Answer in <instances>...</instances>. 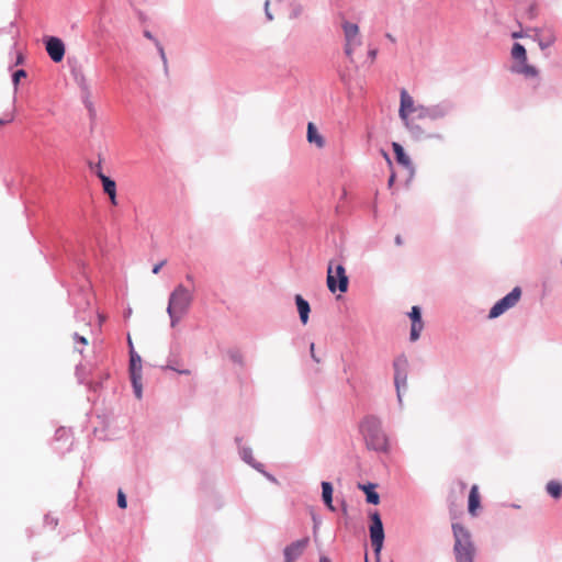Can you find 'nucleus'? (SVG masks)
<instances>
[{
  "label": "nucleus",
  "mask_w": 562,
  "mask_h": 562,
  "mask_svg": "<svg viewBox=\"0 0 562 562\" xmlns=\"http://www.w3.org/2000/svg\"><path fill=\"white\" fill-rule=\"evenodd\" d=\"M394 181V176H392L389 180V183L391 184Z\"/></svg>",
  "instance_id": "c03bdc74"
},
{
  "label": "nucleus",
  "mask_w": 562,
  "mask_h": 562,
  "mask_svg": "<svg viewBox=\"0 0 562 562\" xmlns=\"http://www.w3.org/2000/svg\"><path fill=\"white\" fill-rule=\"evenodd\" d=\"M310 543V539L307 537L296 540L291 544L286 546L284 549V562H294L296 561L307 548Z\"/></svg>",
  "instance_id": "9d476101"
},
{
  "label": "nucleus",
  "mask_w": 562,
  "mask_h": 562,
  "mask_svg": "<svg viewBox=\"0 0 562 562\" xmlns=\"http://www.w3.org/2000/svg\"><path fill=\"white\" fill-rule=\"evenodd\" d=\"M322 490H323L322 496H323L324 503L330 510H335V508L333 506V486H331V484L329 482H323Z\"/></svg>",
  "instance_id": "aec40b11"
},
{
  "label": "nucleus",
  "mask_w": 562,
  "mask_h": 562,
  "mask_svg": "<svg viewBox=\"0 0 562 562\" xmlns=\"http://www.w3.org/2000/svg\"><path fill=\"white\" fill-rule=\"evenodd\" d=\"M319 562H331L327 557H322Z\"/></svg>",
  "instance_id": "58836bf2"
},
{
  "label": "nucleus",
  "mask_w": 562,
  "mask_h": 562,
  "mask_svg": "<svg viewBox=\"0 0 562 562\" xmlns=\"http://www.w3.org/2000/svg\"><path fill=\"white\" fill-rule=\"evenodd\" d=\"M359 487L364 491L366 495H367V502L370 503V504H379L380 502V496L376 492H374L372 490L373 485H359Z\"/></svg>",
  "instance_id": "4be33fe9"
},
{
  "label": "nucleus",
  "mask_w": 562,
  "mask_h": 562,
  "mask_svg": "<svg viewBox=\"0 0 562 562\" xmlns=\"http://www.w3.org/2000/svg\"><path fill=\"white\" fill-rule=\"evenodd\" d=\"M16 63H18V64L22 63V56H19V57H18V61H16Z\"/></svg>",
  "instance_id": "37998d69"
},
{
  "label": "nucleus",
  "mask_w": 562,
  "mask_h": 562,
  "mask_svg": "<svg viewBox=\"0 0 562 562\" xmlns=\"http://www.w3.org/2000/svg\"><path fill=\"white\" fill-rule=\"evenodd\" d=\"M100 180L102 182L103 191L109 195L111 203L116 205L117 200L115 181L106 177L104 173H100Z\"/></svg>",
  "instance_id": "ddd939ff"
},
{
  "label": "nucleus",
  "mask_w": 562,
  "mask_h": 562,
  "mask_svg": "<svg viewBox=\"0 0 562 562\" xmlns=\"http://www.w3.org/2000/svg\"><path fill=\"white\" fill-rule=\"evenodd\" d=\"M75 339L78 340L79 342H81L82 345L88 344L87 339L82 336H79L78 334L75 335Z\"/></svg>",
  "instance_id": "473e14b6"
},
{
  "label": "nucleus",
  "mask_w": 562,
  "mask_h": 562,
  "mask_svg": "<svg viewBox=\"0 0 562 562\" xmlns=\"http://www.w3.org/2000/svg\"><path fill=\"white\" fill-rule=\"evenodd\" d=\"M366 562H368V559H366Z\"/></svg>",
  "instance_id": "a18cd8bd"
},
{
  "label": "nucleus",
  "mask_w": 562,
  "mask_h": 562,
  "mask_svg": "<svg viewBox=\"0 0 562 562\" xmlns=\"http://www.w3.org/2000/svg\"><path fill=\"white\" fill-rule=\"evenodd\" d=\"M307 140L311 144H315L318 148L324 146V138L321 136L316 126L312 122L307 124Z\"/></svg>",
  "instance_id": "f3484780"
},
{
  "label": "nucleus",
  "mask_w": 562,
  "mask_h": 562,
  "mask_svg": "<svg viewBox=\"0 0 562 562\" xmlns=\"http://www.w3.org/2000/svg\"><path fill=\"white\" fill-rule=\"evenodd\" d=\"M310 350H311V356H312L313 360L317 363L321 362V359L316 356L314 342L311 344Z\"/></svg>",
  "instance_id": "c756f323"
},
{
  "label": "nucleus",
  "mask_w": 562,
  "mask_h": 562,
  "mask_svg": "<svg viewBox=\"0 0 562 562\" xmlns=\"http://www.w3.org/2000/svg\"><path fill=\"white\" fill-rule=\"evenodd\" d=\"M131 381H132V384H133L136 397L140 398L142 397V392H143V390H142V376H139V378L131 376Z\"/></svg>",
  "instance_id": "393cba45"
},
{
  "label": "nucleus",
  "mask_w": 562,
  "mask_h": 562,
  "mask_svg": "<svg viewBox=\"0 0 562 562\" xmlns=\"http://www.w3.org/2000/svg\"><path fill=\"white\" fill-rule=\"evenodd\" d=\"M130 375L136 378L142 376V360L133 350H131Z\"/></svg>",
  "instance_id": "a211bd4d"
},
{
  "label": "nucleus",
  "mask_w": 562,
  "mask_h": 562,
  "mask_svg": "<svg viewBox=\"0 0 562 562\" xmlns=\"http://www.w3.org/2000/svg\"><path fill=\"white\" fill-rule=\"evenodd\" d=\"M386 37H387L391 42H395V38H394L391 34H386Z\"/></svg>",
  "instance_id": "ea45409f"
},
{
  "label": "nucleus",
  "mask_w": 562,
  "mask_h": 562,
  "mask_svg": "<svg viewBox=\"0 0 562 562\" xmlns=\"http://www.w3.org/2000/svg\"><path fill=\"white\" fill-rule=\"evenodd\" d=\"M481 505V496L477 485H473L469 494V513L472 516H476V512Z\"/></svg>",
  "instance_id": "2eb2a0df"
},
{
  "label": "nucleus",
  "mask_w": 562,
  "mask_h": 562,
  "mask_svg": "<svg viewBox=\"0 0 562 562\" xmlns=\"http://www.w3.org/2000/svg\"><path fill=\"white\" fill-rule=\"evenodd\" d=\"M91 169L97 175V177L100 179V173H103L102 172V165H101V162L99 161L93 167H91Z\"/></svg>",
  "instance_id": "c85d7f7f"
},
{
  "label": "nucleus",
  "mask_w": 562,
  "mask_h": 562,
  "mask_svg": "<svg viewBox=\"0 0 562 562\" xmlns=\"http://www.w3.org/2000/svg\"><path fill=\"white\" fill-rule=\"evenodd\" d=\"M25 77H26V72H25V70H23V69H19V70H16V71L13 74V77H12V81H13L14 87L16 88V87H18V85L20 83V80H21L22 78H25Z\"/></svg>",
  "instance_id": "bb28decb"
},
{
  "label": "nucleus",
  "mask_w": 562,
  "mask_h": 562,
  "mask_svg": "<svg viewBox=\"0 0 562 562\" xmlns=\"http://www.w3.org/2000/svg\"><path fill=\"white\" fill-rule=\"evenodd\" d=\"M369 55H370L371 59L373 60L376 56V50L375 49L370 50Z\"/></svg>",
  "instance_id": "c9c22d12"
},
{
  "label": "nucleus",
  "mask_w": 562,
  "mask_h": 562,
  "mask_svg": "<svg viewBox=\"0 0 562 562\" xmlns=\"http://www.w3.org/2000/svg\"><path fill=\"white\" fill-rule=\"evenodd\" d=\"M535 40L538 42L541 49H546L554 44L555 35L551 31L541 34L539 30H535Z\"/></svg>",
  "instance_id": "4468645a"
},
{
  "label": "nucleus",
  "mask_w": 562,
  "mask_h": 562,
  "mask_svg": "<svg viewBox=\"0 0 562 562\" xmlns=\"http://www.w3.org/2000/svg\"><path fill=\"white\" fill-rule=\"evenodd\" d=\"M167 369L173 370V371H176L180 374H184V375L191 374V370L181 368L180 363L178 361H175L173 363H169L167 366Z\"/></svg>",
  "instance_id": "a878e982"
},
{
  "label": "nucleus",
  "mask_w": 562,
  "mask_h": 562,
  "mask_svg": "<svg viewBox=\"0 0 562 562\" xmlns=\"http://www.w3.org/2000/svg\"><path fill=\"white\" fill-rule=\"evenodd\" d=\"M517 72L531 78L537 77L539 74L538 69L535 66L529 65L526 61L522 63L521 67L517 69Z\"/></svg>",
  "instance_id": "b1692460"
},
{
  "label": "nucleus",
  "mask_w": 562,
  "mask_h": 562,
  "mask_svg": "<svg viewBox=\"0 0 562 562\" xmlns=\"http://www.w3.org/2000/svg\"><path fill=\"white\" fill-rule=\"evenodd\" d=\"M342 30L346 40L345 53L351 59L355 49L362 44L359 36V26L355 23L345 21L342 23Z\"/></svg>",
  "instance_id": "0eeeda50"
},
{
  "label": "nucleus",
  "mask_w": 562,
  "mask_h": 562,
  "mask_svg": "<svg viewBox=\"0 0 562 562\" xmlns=\"http://www.w3.org/2000/svg\"><path fill=\"white\" fill-rule=\"evenodd\" d=\"M512 56H513V58L521 60L522 63L527 61L526 49L519 43L514 44L513 49H512Z\"/></svg>",
  "instance_id": "5701e85b"
},
{
  "label": "nucleus",
  "mask_w": 562,
  "mask_h": 562,
  "mask_svg": "<svg viewBox=\"0 0 562 562\" xmlns=\"http://www.w3.org/2000/svg\"><path fill=\"white\" fill-rule=\"evenodd\" d=\"M546 490L553 498H559L562 494V484L552 480L547 483Z\"/></svg>",
  "instance_id": "412c9836"
},
{
  "label": "nucleus",
  "mask_w": 562,
  "mask_h": 562,
  "mask_svg": "<svg viewBox=\"0 0 562 562\" xmlns=\"http://www.w3.org/2000/svg\"><path fill=\"white\" fill-rule=\"evenodd\" d=\"M520 295V288H514L510 293H508L506 296H504L502 300L495 303V305L490 311L488 317L496 318L503 313H505L508 308L515 306L518 303Z\"/></svg>",
  "instance_id": "6e6552de"
},
{
  "label": "nucleus",
  "mask_w": 562,
  "mask_h": 562,
  "mask_svg": "<svg viewBox=\"0 0 562 562\" xmlns=\"http://www.w3.org/2000/svg\"><path fill=\"white\" fill-rule=\"evenodd\" d=\"M446 114L447 111L443 108H425L423 105H415L414 99L405 89H402L398 115L405 126L415 135L420 136L425 134V131L422 128L418 121L427 119L436 120L446 116Z\"/></svg>",
  "instance_id": "f257e3e1"
},
{
  "label": "nucleus",
  "mask_w": 562,
  "mask_h": 562,
  "mask_svg": "<svg viewBox=\"0 0 562 562\" xmlns=\"http://www.w3.org/2000/svg\"><path fill=\"white\" fill-rule=\"evenodd\" d=\"M409 317L412 319L411 340L415 341L419 338L420 331L424 327L420 308L418 306H413Z\"/></svg>",
  "instance_id": "f8f14e48"
},
{
  "label": "nucleus",
  "mask_w": 562,
  "mask_h": 562,
  "mask_svg": "<svg viewBox=\"0 0 562 562\" xmlns=\"http://www.w3.org/2000/svg\"><path fill=\"white\" fill-rule=\"evenodd\" d=\"M268 5H269V1H266V14H267L269 20H272V16H271V14L269 13V10H268Z\"/></svg>",
  "instance_id": "f704fd0d"
},
{
  "label": "nucleus",
  "mask_w": 562,
  "mask_h": 562,
  "mask_svg": "<svg viewBox=\"0 0 562 562\" xmlns=\"http://www.w3.org/2000/svg\"><path fill=\"white\" fill-rule=\"evenodd\" d=\"M395 243H396V245H398V246H400V245H402V243H403V241H402V237H401L400 235H397V236L395 237Z\"/></svg>",
  "instance_id": "e433bc0d"
},
{
  "label": "nucleus",
  "mask_w": 562,
  "mask_h": 562,
  "mask_svg": "<svg viewBox=\"0 0 562 562\" xmlns=\"http://www.w3.org/2000/svg\"><path fill=\"white\" fill-rule=\"evenodd\" d=\"M295 303L297 306L301 322L303 324H306L311 312L308 302L304 300L300 294H297L295 295Z\"/></svg>",
  "instance_id": "dca6fc26"
},
{
  "label": "nucleus",
  "mask_w": 562,
  "mask_h": 562,
  "mask_svg": "<svg viewBox=\"0 0 562 562\" xmlns=\"http://www.w3.org/2000/svg\"><path fill=\"white\" fill-rule=\"evenodd\" d=\"M370 538L375 552H380L384 540V531L382 520L376 512L371 515Z\"/></svg>",
  "instance_id": "1a4fd4ad"
},
{
  "label": "nucleus",
  "mask_w": 562,
  "mask_h": 562,
  "mask_svg": "<svg viewBox=\"0 0 562 562\" xmlns=\"http://www.w3.org/2000/svg\"><path fill=\"white\" fill-rule=\"evenodd\" d=\"M157 47H158L159 54L161 56V59L166 63L167 58H166V54H165L162 46L159 43H157Z\"/></svg>",
  "instance_id": "2f4dec72"
},
{
  "label": "nucleus",
  "mask_w": 562,
  "mask_h": 562,
  "mask_svg": "<svg viewBox=\"0 0 562 562\" xmlns=\"http://www.w3.org/2000/svg\"><path fill=\"white\" fill-rule=\"evenodd\" d=\"M454 538L453 553L457 562H473L475 547L471 532L460 524H452Z\"/></svg>",
  "instance_id": "7ed1b4c3"
},
{
  "label": "nucleus",
  "mask_w": 562,
  "mask_h": 562,
  "mask_svg": "<svg viewBox=\"0 0 562 562\" xmlns=\"http://www.w3.org/2000/svg\"><path fill=\"white\" fill-rule=\"evenodd\" d=\"M166 260L160 261L159 263L155 265L153 268V273L157 274L159 273L160 269L165 266Z\"/></svg>",
  "instance_id": "7c9ffc66"
},
{
  "label": "nucleus",
  "mask_w": 562,
  "mask_h": 562,
  "mask_svg": "<svg viewBox=\"0 0 562 562\" xmlns=\"http://www.w3.org/2000/svg\"><path fill=\"white\" fill-rule=\"evenodd\" d=\"M46 52L53 61L59 63L65 56V45L58 37H49L46 41Z\"/></svg>",
  "instance_id": "9b49d317"
},
{
  "label": "nucleus",
  "mask_w": 562,
  "mask_h": 562,
  "mask_svg": "<svg viewBox=\"0 0 562 562\" xmlns=\"http://www.w3.org/2000/svg\"><path fill=\"white\" fill-rule=\"evenodd\" d=\"M394 367V383L397 392L398 401H402V390L407 386V369L408 360L405 356H398L393 363Z\"/></svg>",
  "instance_id": "423d86ee"
},
{
  "label": "nucleus",
  "mask_w": 562,
  "mask_h": 562,
  "mask_svg": "<svg viewBox=\"0 0 562 562\" xmlns=\"http://www.w3.org/2000/svg\"><path fill=\"white\" fill-rule=\"evenodd\" d=\"M392 147H393V150H394L395 158H396L397 162L401 164L404 167H409L411 166V159L405 154L404 148L398 143H395V142L392 144Z\"/></svg>",
  "instance_id": "6ab92c4d"
},
{
  "label": "nucleus",
  "mask_w": 562,
  "mask_h": 562,
  "mask_svg": "<svg viewBox=\"0 0 562 562\" xmlns=\"http://www.w3.org/2000/svg\"><path fill=\"white\" fill-rule=\"evenodd\" d=\"M514 38L522 37V34L520 32H514L512 35Z\"/></svg>",
  "instance_id": "4c0bfd02"
},
{
  "label": "nucleus",
  "mask_w": 562,
  "mask_h": 562,
  "mask_svg": "<svg viewBox=\"0 0 562 562\" xmlns=\"http://www.w3.org/2000/svg\"><path fill=\"white\" fill-rule=\"evenodd\" d=\"M348 277L344 266L337 265L334 269L333 262L330 261L327 269L328 290L331 293H335L337 290H339L341 293H345L348 290Z\"/></svg>",
  "instance_id": "39448f33"
},
{
  "label": "nucleus",
  "mask_w": 562,
  "mask_h": 562,
  "mask_svg": "<svg viewBox=\"0 0 562 562\" xmlns=\"http://www.w3.org/2000/svg\"><path fill=\"white\" fill-rule=\"evenodd\" d=\"M11 121H12V116H9V117H7L4 120H0V125H4V124H7V123H9Z\"/></svg>",
  "instance_id": "72a5a7b5"
},
{
  "label": "nucleus",
  "mask_w": 562,
  "mask_h": 562,
  "mask_svg": "<svg viewBox=\"0 0 562 562\" xmlns=\"http://www.w3.org/2000/svg\"><path fill=\"white\" fill-rule=\"evenodd\" d=\"M145 36L148 37V38H151V35L149 32H145Z\"/></svg>",
  "instance_id": "a19ab883"
},
{
  "label": "nucleus",
  "mask_w": 562,
  "mask_h": 562,
  "mask_svg": "<svg viewBox=\"0 0 562 562\" xmlns=\"http://www.w3.org/2000/svg\"><path fill=\"white\" fill-rule=\"evenodd\" d=\"M192 301V293L183 284H178L170 293L167 313L170 317L171 327H176L177 324L188 313Z\"/></svg>",
  "instance_id": "f03ea898"
},
{
  "label": "nucleus",
  "mask_w": 562,
  "mask_h": 562,
  "mask_svg": "<svg viewBox=\"0 0 562 562\" xmlns=\"http://www.w3.org/2000/svg\"><path fill=\"white\" fill-rule=\"evenodd\" d=\"M360 430L369 449L384 451L387 447V438L381 428V422L373 417H366L360 424Z\"/></svg>",
  "instance_id": "20e7f679"
},
{
  "label": "nucleus",
  "mask_w": 562,
  "mask_h": 562,
  "mask_svg": "<svg viewBox=\"0 0 562 562\" xmlns=\"http://www.w3.org/2000/svg\"><path fill=\"white\" fill-rule=\"evenodd\" d=\"M187 280L192 281L193 280L192 276L188 274Z\"/></svg>",
  "instance_id": "79ce46f5"
},
{
  "label": "nucleus",
  "mask_w": 562,
  "mask_h": 562,
  "mask_svg": "<svg viewBox=\"0 0 562 562\" xmlns=\"http://www.w3.org/2000/svg\"><path fill=\"white\" fill-rule=\"evenodd\" d=\"M117 505L120 508H126L127 506L125 494L122 491L117 493Z\"/></svg>",
  "instance_id": "cd10ccee"
}]
</instances>
